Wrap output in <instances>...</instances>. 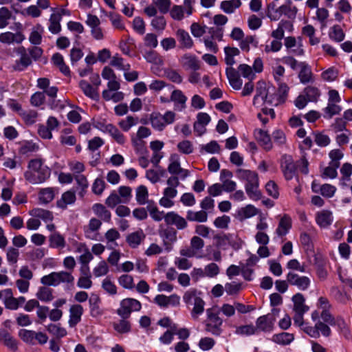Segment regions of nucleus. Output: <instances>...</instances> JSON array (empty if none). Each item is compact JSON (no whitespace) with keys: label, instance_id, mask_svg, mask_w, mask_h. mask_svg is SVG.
I'll return each mask as SVG.
<instances>
[{"label":"nucleus","instance_id":"nucleus-55","mask_svg":"<svg viewBox=\"0 0 352 352\" xmlns=\"http://www.w3.org/2000/svg\"><path fill=\"white\" fill-rule=\"evenodd\" d=\"M109 133L111 138L120 144H123L125 142L124 135L119 131V129L114 125L109 126Z\"/></svg>","mask_w":352,"mask_h":352},{"label":"nucleus","instance_id":"nucleus-27","mask_svg":"<svg viewBox=\"0 0 352 352\" xmlns=\"http://www.w3.org/2000/svg\"><path fill=\"white\" fill-rule=\"evenodd\" d=\"M241 6V0L223 1L220 4V8L226 14H232Z\"/></svg>","mask_w":352,"mask_h":352},{"label":"nucleus","instance_id":"nucleus-5","mask_svg":"<svg viewBox=\"0 0 352 352\" xmlns=\"http://www.w3.org/2000/svg\"><path fill=\"white\" fill-rule=\"evenodd\" d=\"M278 314V309H273L271 313L258 317L256 320V329L257 332L272 331Z\"/></svg>","mask_w":352,"mask_h":352},{"label":"nucleus","instance_id":"nucleus-49","mask_svg":"<svg viewBox=\"0 0 352 352\" xmlns=\"http://www.w3.org/2000/svg\"><path fill=\"white\" fill-rule=\"evenodd\" d=\"M177 150L185 155H190L194 151L192 143L187 140L179 142L177 145Z\"/></svg>","mask_w":352,"mask_h":352},{"label":"nucleus","instance_id":"nucleus-59","mask_svg":"<svg viewBox=\"0 0 352 352\" xmlns=\"http://www.w3.org/2000/svg\"><path fill=\"white\" fill-rule=\"evenodd\" d=\"M119 196L122 199V203L126 204L129 202L132 197L131 188L126 186H120L118 188Z\"/></svg>","mask_w":352,"mask_h":352},{"label":"nucleus","instance_id":"nucleus-29","mask_svg":"<svg viewBox=\"0 0 352 352\" xmlns=\"http://www.w3.org/2000/svg\"><path fill=\"white\" fill-rule=\"evenodd\" d=\"M277 11H279L281 14L287 16L289 19H294L298 9L292 5L291 0H289L285 4L279 7Z\"/></svg>","mask_w":352,"mask_h":352},{"label":"nucleus","instance_id":"nucleus-63","mask_svg":"<svg viewBox=\"0 0 352 352\" xmlns=\"http://www.w3.org/2000/svg\"><path fill=\"white\" fill-rule=\"evenodd\" d=\"M304 94L308 100L311 102L316 101L320 95L318 89L311 86L306 87Z\"/></svg>","mask_w":352,"mask_h":352},{"label":"nucleus","instance_id":"nucleus-40","mask_svg":"<svg viewBox=\"0 0 352 352\" xmlns=\"http://www.w3.org/2000/svg\"><path fill=\"white\" fill-rule=\"evenodd\" d=\"M170 164L168 167V170L170 174L176 175L181 169L179 158L178 155L172 154L169 158Z\"/></svg>","mask_w":352,"mask_h":352},{"label":"nucleus","instance_id":"nucleus-30","mask_svg":"<svg viewBox=\"0 0 352 352\" xmlns=\"http://www.w3.org/2000/svg\"><path fill=\"white\" fill-rule=\"evenodd\" d=\"M0 339L8 348L14 351L16 350L17 342L16 340L6 329H0Z\"/></svg>","mask_w":352,"mask_h":352},{"label":"nucleus","instance_id":"nucleus-42","mask_svg":"<svg viewBox=\"0 0 352 352\" xmlns=\"http://www.w3.org/2000/svg\"><path fill=\"white\" fill-rule=\"evenodd\" d=\"M48 332L57 338H63L67 335V331L59 324H50L47 326Z\"/></svg>","mask_w":352,"mask_h":352},{"label":"nucleus","instance_id":"nucleus-19","mask_svg":"<svg viewBox=\"0 0 352 352\" xmlns=\"http://www.w3.org/2000/svg\"><path fill=\"white\" fill-rule=\"evenodd\" d=\"M254 136L256 140L259 142L265 150H270L272 148V143L270 135L262 129H256L254 131Z\"/></svg>","mask_w":352,"mask_h":352},{"label":"nucleus","instance_id":"nucleus-43","mask_svg":"<svg viewBox=\"0 0 352 352\" xmlns=\"http://www.w3.org/2000/svg\"><path fill=\"white\" fill-rule=\"evenodd\" d=\"M60 141L63 145L74 146L76 143V139L74 135H70V131L68 129L63 130L60 136Z\"/></svg>","mask_w":352,"mask_h":352},{"label":"nucleus","instance_id":"nucleus-24","mask_svg":"<svg viewBox=\"0 0 352 352\" xmlns=\"http://www.w3.org/2000/svg\"><path fill=\"white\" fill-rule=\"evenodd\" d=\"M226 75L230 85L234 89L238 90L241 88L243 85L242 80L240 78L236 71L232 67H228L226 69Z\"/></svg>","mask_w":352,"mask_h":352},{"label":"nucleus","instance_id":"nucleus-48","mask_svg":"<svg viewBox=\"0 0 352 352\" xmlns=\"http://www.w3.org/2000/svg\"><path fill=\"white\" fill-rule=\"evenodd\" d=\"M138 122V118L129 116L119 122V126L123 131H128L132 126H135Z\"/></svg>","mask_w":352,"mask_h":352},{"label":"nucleus","instance_id":"nucleus-39","mask_svg":"<svg viewBox=\"0 0 352 352\" xmlns=\"http://www.w3.org/2000/svg\"><path fill=\"white\" fill-rule=\"evenodd\" d=\"M194 307L191 311V316L193 319L197 320L199 316L204 311L205 302L202 298H196L193 302Z\"/></svg>","mask_w":352,"mask_h":352},{"label":"nucleus","instance_id":"nucleus-33","mask_svg":"<svg viewBox=\"0 0 352 352\" xmlns=\"http://www.w3.org/2000/svg\"><path fill=\"white\" fill-rule=\"evenodd\" d=\"M60 21L59 15L53 13L50 15L48 30L52 34H57L61 31Z\"/></svg>","mask_w":352,"mask_h":352},{"label":"nucleus","instance_id":"nucleus-50","mask_svg":"<svg viewBox=\"0 0 352 352\" xmlns=\"http://www.w3.org/2000/svg\"><path fill=\"white\" fill-rule=\"evenodd\" d=\"M100 302V299L96 295L92 296L89 299L91 314L93 316H98L102 314V311L99 307Z\"/></svg>","mask_w":352,"mask_h":352},{"label":"nucleus","instance_id":"nucleus-18","mask_svg":"<svg viewBox=\"0 0 352 352\" xmlns=\"http://www.w3.org/2000/svg\"><path fill=\"white\" fill-rule=\"evenodd\" d=\"M236 175L240 179L247 182L245 185L255 184L258 182L257 173L250 170L239 168L236 170Z\"/></svg>","mask_w":352,"mask_h":352},{"label":"nucleus","instance_id":"nucleus-14","mask_svg":"<svg viewBox=\"0 0 352 352\" xmlns=\"http://www.w3.org/2000/svg\"><path fill=\"white\" fill-rule=\"evenodd\" d=\"M69 319L68 324L70 327H74L81 320L83 308L79 304L72 305L69 308Z\"/></svg>","mask_w":352,"mask_h":352},{"label":"nucleus","instance_id":"nucleus-53","mask_svg":"<svg viewBox=\"0 0 352 352\" xmlns=\"http://www.w3.org/2000/svg\"><path fill=\"white\" fill-rule=\"evenodd\" d=\"M113 328L119 333H126L130 331L131 324L126 318H122L118 322L113 323Z\"/></svg>","mask_w":352,"mask_h":352},{"label":"nucleus","instance_id":"nucleus-56","mask_svg":"<svg viewBox=\"0 0 352 352\" xmlns=\"http://www.w3.org/2000/svg\"><path fill=\"white\" fill-rule=\"evenodd\" d=\"M338 164H333L329 163V166L324 168L323 172L322 173V177L323 178H331L334 179L337 177V168L339 167Z\"/></svg>","mask_w":352,"mask_h":352},{"label":"nucleus","instance_id":"nucleus-32","mask_svg":"<svg viewBox=\"0 0 352 352\" xmlns=\"http://www.w3.org/2000/svg\"><path fill=\"white\" fill-rule=\"evenodd\" d=\"M46 286L40 287L36 294V298L43 302H50L54 298L52 289Z\"/></svg>","mask_w":352,"mask_h":352},{"label":"nucleus","instance_id":"nucleus-41","mask_svg":"<svg viewBox=\"0 0 352 352\" xmlns=\"http://www.w3.org/2000/svg\"><path fill=\"white\" fill-rule=\"evenodd\" d=\"M136 201L140 205H144L146 203L148 197L147 188L141 185L136 188L135 192Z\"/></svg>","mask_w":352,"mask_h":352},{"label":"nucleus","instance_id":"nucleus-4","mask_svg":"<svg viewBox=\"0 0 352 352\" xmlns=\"http://www.w3.org/2000/svg\"><path fill=\"white\" fill-rule=\"evenodd\" d=\"M175 116V113L172 111H167L164 115L159 112H153L150 115V121L154 129L162 131L166 125L174 122Z\"/></svg>","mask_w":352,"mask_h":352},{"label":"nucleus","instance_id":"nucleus-7","mask_svg":"<svg viewBox=\"0 0 352 352\" xmlns=\"http://www.w3.org/2000/svg\"><path fill=\"white\" fill-rule=\"evenodd\" d=\"M284 45L287 52L290 54L298 56H301L305 54L301 37H298L296 38L294 36H287L285 38Z\"/></svg>","mask_w":352,"mask_h":352},{"label":"nucleus","instance_id":"nucleus-1","mask_svg":"<svg viewBox=\"0 0 352 352\" xmlns=\"http://www.w3.org/2000/svg\"><path fill=\"white\" fill-rule=\"evenodd\" d=\"M51 174L50 169L44 164L42 159H32L28 166L24 176L27 181L33 184L44 182Z\"/></svg>","mask_w":352,"mask_h":352},{"label":"nucleus","instance_id":"nucleus-22","mask_svg":"<svg viewBox=\"0 0 352 352\" xmlns=\"http://www.w3.org/2000/svg\"><path fill=\"white\" fill-rule=\"evenodd\" d=\"M300 70L298 74V78L302 83H307L311 80L312 72L310 67L305 62H300L298 64Z\"/></svg>","mask_w":352,"mask_h":352},{"label":"nucleus","instance_id":"nucleus-28","mask_svg":"<svg viewBox=\"0 0 352 352\" xmlns=\"http://www.w3.org/2000/svg\"><path fill=\"white\" fill-rule=\"evenodd\" d=\"M79 86L85 96L93 99L97 100L99 98V94L97 91V88H94L89 83L85 80H80Z\"/></svg>","mask_w":352,"mask_h":352},{"label":"nucleus","instance_id":"nucleus-8","mask_svg":"<svg viewBox=\"0 0 352 352\" xmlns=\"http://www.w3.org/2000/svg\"><path fill=\"white\" fill-rule=\"evenodd\" d=\"M302 330L311 337L317 338L320 336V331L322 336L328 337L331 334V329L328 325L321 321H318L315 327L305 326Z\"/></svg>","mask_w":352,"mask_h":352},{"label":"nucleus","instance_id":"nucleus-60","mask_svg":"<svg viewBox=\"0 0 352 352\" xmlns=\"http://www.w3.org/2000/svg\"><path fill=\"white\" fill-rule=\"evenodd\" d=\"M11 16L12 13L7 8H0V28H4L8 25V21Z\"/></svg>","mask_w":352,"mask_h":352},{"label":"nucleus","instance_id":"nucleus-15","mask_svg":"<svg viewBox=\"0 0 352 352\" xmlns=\"http://www.w3.org/2000/svg\"><path fill=\"white\" fill-rule=\"evenodd\" d=\"M18 52L21 54V58L19 60H16L12 67L16 71H22L32 63V60L23 47H19Z\"/></svg>","mask_w":352,"mask_h":352},{"label":"nucleus","instance_id":"nucleus-11","mask_svg":"<svg viewBox=\"0 0 352 352\" xmlns=\"http://www.w3.org/2000/svg\"><path fill=\"white\" fill-rule=\"evenodd\" d=\"M165 222L167 225L175 226L178 230L185 229L188 226L186 219L175 212H169L165 214Z\"/></svg>","mask_w":352,"mask_h":352},{"label":"nucleus","instance_id":"nucleus-2","mask_svg":"<svg viewBox=\"0 0 352 352\" xmlns=\"http://www.w3.org/2000/svg\"><path fill=\"white\" fill-rule=\"evenodd\" d=\"M275 89L263 81L257 83L256 95L254 97L253 104L256 107H261L265 103L272 104Z\"/></svg>","mask_w":352,"mask_h":352},{"label":"nucleus","instance_id":"nucleus-54","mask_svg":"<svg viewBox=\"0 0 352 352\" xmlns=\"http://www.w3.org/2000/svg\"><path fill=\"white\" fill-rule=\"evenodd\" d=\"M35 333L34 331L22 329L19 331V336L23 342L34 344Z\"/></svg>","mask_w":352,"mask_h":352},{"label":"nucleus","instance_id":"nucleus-3","mask_svg":"<svg viewBox=\"0 0 352 352\" xmlns=\"http://www.w3.org/2000/svg\"><path fill=\"white\" fill-rule=\"evenodd\" d=\"M74 277L71 272L60 271L54 272L41 278V283L43 285L56 287L61 283L73 284Z\"/></svg>","mask_w":352,"mask_h":352},{"label":"nucleus","instance_id":"nucleus-58","mask_svg":"<svg viewBox=\"0 0 352 352\" xmlns=\"http://www.w3.org/2000/svg\"><path fill=\"white\" fill-rule=\"evenodd\" d=\"M235 333L238 335L250 336L258 333L256 326L252 324L243 325L236 327Z\"/></svg>","mask_w":352,"mask_h":352},{"label":"nucleus","instance_id":"nucleus-21","mask_svg":"<svg viewBox=\"0 0 352 352\" xmlns=\"http://www.w3.org/2000/svg\"><path fill=\"white\" fill-rule=\"evenodd\" d=\"M160 235L163 238V242L166 250L168 252L170 251L172 249V243L177 240L176 231L164 230Z\"/></svg>","mask_w":352,"mask_h":352},{"label":"nucleus","instance_id":"nucleus-10","mask_svg":"<svg viewBox=\"0 0 352 352\" xmlns=\"http://www.w3.org/2000/svg\"><path fill=\"white\" fill-rule=\"evenodd\" d=\"M287 281L290 285L296 286L300 290H306L310 285V280L308 277L299 276L293 272L287 274Z\"/></svg>","mask_w":352,"mask_h":352},{"label":"nucleus","instance_id":"nucleus-13","mask_svg":"<svg viewBox=\"0 0 352 352\" xmlns=\"http://www.w3.org/2000/svg\"><path fill=\"white\" fill-rule=\"evenodd\" d=\"M180 63L187 70L197 71L200 69L201 63L195 55L185 54L181 57Z\"/></svg>","mask_w":352,"mask_h":352},{"label":"nucleus","instance_id":"nucleus-37","mask_svg":"<svg viewBox=\"0 0 352 352\" xmlns=\"http://www.w3.org/2000/svg\"><path fill=\"white\" fill-rule=\"evenodd\" d=\"M42 32L43 28L41 25H37L31 32L29 41L30 42L34 45H38L41 44L42 41Z\"/></svg>","mask_w":352,"mask_h":352},{"label":"nucleus","instance_id":"nucleus-47","mask_svg":"<svg viewBox=\"0 0 352 352\" xmlns=\"http://www.w3.org/2000/svg\"><path fill=\"white\" fill-rule=\"evenodd\" d=\"M170 100L179 104L181 105V109H182L186 107L187 98L181 90L176 89L172 92Z\"/></svg>","mask_w":352,"mask_h":352},{"label":"nucleus","instance_id":"nucleus-51","mask_svg":"<svg viewBox=\"0 0 352 352\" xmlns=\"http://www.w3.org/2000/svg\"><path fill=\"white\" fill-rule=\"evenodd\" d=\"M344 33L339 25H334L331 28L330 32H329V37L336 41V42H341L344 38Z\"/></svg>","mask_w":352,"mask_h":352},{"label":"nucleus","instance_id":"nucleus-44","mask_svg":"<svg viewBox=\"0 0 352 352\" xmlns=\"http://www.w3.org/2000/svg\"><path fill=\"white\" fill-rule=\"evenodd\" d=\"M208 322L207 324H217V325H222L223 320L219 316V311L215 308H210L206 310Z\"/></svg>","mask_w":352,"mask_h":352},{"label":"nucleus","instance_id":"nucleus-16","mask_svg":"<svg viewBox=\"0 0 352 352\" xmlns=\"http://www.w3.org/2000/svg\"><path fill=\"white\" fill-rule=\"evenodd\" d=\"M316 221L321 228H327L333 221V213L328 210H322L318 212L316 216Z\"/></svg>","mask_w":352,"mask_h":352},{"label":"nucleus","instance_id":"nucleus-9","mask_svg":"<svg viewBox=\"0 0 352 352\" xmlns=\"http://www.w3.org/2000/svg\"><path fill=\"white\" fill-rule=\"evenodd\" d=\"M280 168L287 180H290L296 176V167L290 155H284L282 157Z\"/></svg>","mask_w":352,"mask_h":352},{"label":"nucleus","instance_id":"nucleus-46","mask_svg":"<svg viewBox=\"0 0 352 352\" xmlns=\"http://www.w3.org/2000/svg\"><path fill=\"white\" fill-rule=\"evenodd\" d=\"M54 197V190L52 188H43L39 192V200L43 204L50 203Z\"/></svg>","mask_w":352,"mask_h":352},{"label":"nucleus","instance_id":"nucleus-61","mask_svg":"<svg viewBox=\"0 0 352 352\" xmlns=\"http://www.w3.org/2000/svg\"><path fill=\"white\" fill-rule=\"evenodd\" d=\"M169 10L170 15L174 20L181 21L184 19L186 10L182 6L175 5Z\"/></svg>","mask_w":352,"mask_h":352},{"label":"nucleus","instance_id":"nucleus-57","mask_svg":"<svg viewBox=\"0 0 352 352\" xmlns=\"http://www.w3.org/2000/svg\"><path fill=\"white\" fill-rule=\"evenodd\" d=\"M110 65L123 71H129L130 69V65L129 63L125 64L123 58L117 55L112 57Z\"/></svg>","mask_w":352,"mask_h":352},{"label":"nucleus","instance_id":"nucleus-26","mask_svg":"<svg viewBox=\"0 0 352 352\" xmlns=\"http://www.w3.org/2000/svg\"><path fill=\"white\" fill-rule=\"evenodd\" d=\"M186 219L190 221L204 223L208 220V213L202 210L199 211L188 210Z\"/></svg>","mask_w":352,"mask_h":352},{"label":"nucleus","instance_id":"nucleus-35","mask_svg":"<svg viewBox=\"0 0 352 352\" xmlns=\"http://www.w3.org/2000/svg\"><path fill=\"white\" fill-rule=\"evenodd\" d=\"M76 200V195L74 192L71 190L64 192L62 195L60 200L58 201L57 205L58 207L65 209L68 204L74 203Z\"/></svg>","mask_w":352,"mask_h":352},{"label":"nucleus","instance_id":"nucleus-6","mask_svg":"<svg viewBox=\"0 0 352 352\" xmlns=\"http://www.w3.org/2000/svg\"><path fill=\"white\" fill-rule=\"evenodd\" d=\"M141 309V303L131 298L123 299L120 302V306L117 310V314L122 318H127L130 316L131 312L138 311Z\"/></svg>","mask_w":352,"mask_h":352},{"label":"nucleus","instance_id":"nucleus-31","mask_svg":"<svg viewBox=\"0 0 352 352\" xmlns=\"http://www.w3.org/2000/svg\"><path fill=\"white\" fill-rule=\"evenodd\" d=\"M30 214L32 217L40 218L45 222H50L53 220V214L49 211L42 208H34L29 212Z\"/></svg>","mask_w":352,"mask_h":352},{"label":"nucleus","instance_id":"nucleus-25","mask_svg":"<svg viewBox=\"0 0 352 352\" xmlns=\"http://www.w3.org/2000/svg\"><path fill=\"white\" fill-rule=\"evenodd\" d=\"M144 238L145 234L142 230H140L129 234L126 237V241L131 248H135L141 243Z\"/></svg>","mask_w":352,"mask_h":352},{"label":"nucleus","instance_id":"nucleus-64","mask_svg":"<svg viewBox=\"0 0 352 352\" xmlns=\"http://www.w3.org/2000/svg\"><path fill=\"white\" fill-rule=\"evenodd\" d=\"M258 182L255 184L245 185V190L248 196L254 200L260 199L261 194L258 190Z\"/></svg>","mask_w":352,"mask_h":352},{"label":"nucleus","instance_id":"nucleus-62","mask_svg":"<svg viewBox=\"0 0 352 352\" xmlns=\"http://www.w3.org/2000/svg\"><path fill=\"white\" fill-rule=\"evenodd\" d=\"M20 116L27 124H32L36 122L38 113L34 110H24Z\"/></svg>","mask_w":352,"mask_h":352},{"label":"nucleus","instance_id":"nucleus-20","mask_svg":"<svg viewBox=\"0 0 352 352\" xmlns=\"http://www.w3.org/2000/svg\"><path fill=\"white\" fill-rule=\"evenodd\" d=\"M291 227L292 219L288 215L285 214L280 219L278 228L276 230V234L278 236H285L289 232Z\"/></svg>","mask_w":352,"mask_h":352},{"label":"nucleus","instance_id":"nucleus-23","mask_svg":"<svg viewBox=\"0 0 352 352\" xmlns=\"http://www.w3.org/2000/svg\"><path fill=\"white\" fill-rule=\"evenodd\" d=\"M294 312H307L309 307L305 303V299L302 294L298 293L292 297Z\"/></svg>","mask_w":352,"mask_h":352},{"label":"nucleus","instance_id":"nucleus-36","mask_svg":"<svg viewBox=\"0 0 352 352\" xmlns=\"http://www.w3.org/2000/svg\"><path fill=\"white\" fill-rule=\"evenodd\" d=\"M294 338V337L293 334L283 332L274 335L272 337V341L279 344L286 345L291 343Z\"/></svg>","mask_w":352,"mask_h":352},{"label":"nucleus","instance_id":"nucleus-45","mask_svg":"<svg viewBox=\"0 0 352 352\" xmlns=\"http://www.w3.org/2000/svg\"><path fill=\"white\" fill-rule=\"evenodd\" d=\"M52 61L54 65L59 67L60 72L65 75H68L69 74V67L65 64L63 57L58 53H56L52 56Z\"/></svg>","mask_w":352,"mask_h":352},{"label":"nucleus","instance_id":"nucleus-38","mask_svg":"<svg viewBox=\"0 0 352 352\" xmlns=\"http://www.w3.org/2000/svg\"><path fill=\"white\" fill-rule=\"evenodd\" d=\"M226 54L225 61L228 65L232 66L235 63L234 56L239 54V50L236 47H226L224 48Z\"/></svg>","mask_w":352,"mask_h":352},{"label":"nucleus","instance_id":"nucleus-34","mask_svg":"<svg viewBox=\"0 0 352 352\" xmlns=\"http://www.w3.org/2000/svg\"><path fill=\"white\" fill-rule=\"evenodd\" d=\"M92 210L100 218L105 221H109L111 219V212L106 209V208L100 204H96L93 206Z\"/></svg>","mask_w":352,"mask_h":352},{"label":"nucleus","instance_id":"nucleus-52","mask_svg":"<svg viewBox=\"0 0 352 352\" xmlns=\"http://www.w3.org/2000/svg\"><path fill=\"white\" fill-rule=\"evenodd\" d=\"M50 245L53 248H63L65 241L63 236L59 233L54 232L50 236Z\"/></svg>","mask_w":352,"mask_h":352},{"label":"nucleus","instance_id":"nucleus-12","mask_svg":"<svg viewBox=\"0 0 352 352\" xmlns=\"http://www.w3.org/2000/svg\"><path fill=\"white\" fill-rule=\"evenodd\" d=\"M25 38V35L21 32L12 33L11 32H6L0 34V42L6 45H11L13 43H21Z\"/></svg>","mask_w":352,"mask_h":352},{"label":"nucleus","instance_id":"nucleus-17","mask_svg":"<svg viewBox=\"0 0 352 352\" xmlns=\"http://www.w3.org/2000/svg\"><path fill=\"white\" fill-rule=\"evenodd\" d=\"M175 35L182 48L190 49L194 45L193 40L185 30L179 28L176 31Z\"/></svg>","mask_w":352,"mask_h":352}]
</instances>
